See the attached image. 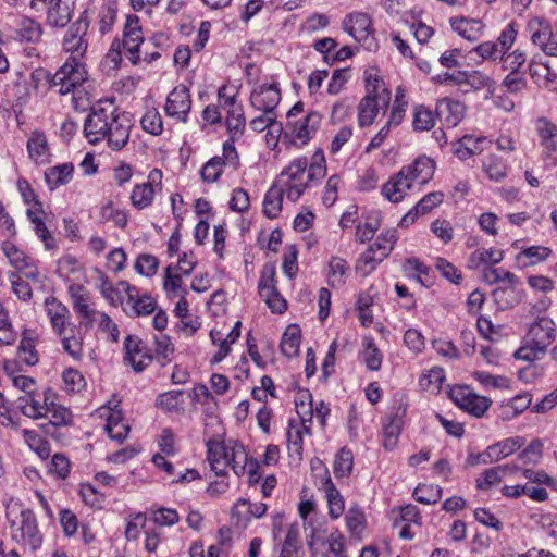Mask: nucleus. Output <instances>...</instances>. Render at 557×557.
<instances>
[{
  "mask_svg": "<svg viewBox=\"0 0 557 557\" xmlns=\"http://www.w3.org/2000/svg\"><path fill=\"white\" fill-rule=\"evenodd\" d=\"M44 310L62 351L72 360L82 361L87 331L73 321L70 308L55 296L45 298Z\"/></svg>",
  "mask_w": 557,
  "mask_h": 557,
  "instance_id": "nucleus-1",
  "label": "nucleus"
},
{
  "mask_svg": "<svg viewBox=\"0 0 557 557\" xmlns=\"http://www.w3.org/2000/svg\"><path fill=\"white\" fill-rule=\"evenodd\" d=\"M115 111L112 103L91 109L84 123V135L89 144L97 145L106 139L112 150H121L127 144L131 125Z\"/></svg>",
  "mask_w": 557,
  "mask_h": 557,
  "instance_id": "nucleus-2",
  "label": "nucleus"
},
{
  "mask_svg": "<svg viewBox=\"0 0 557 557\" xmlns=\"http://www.w3.org/2000/svg\"><path fill=\"white\" fill-rule=\"evenodd\" d=\"M326 159L323 149H317L310 161L307 157L293 159L277 176L276 182L287 191V200L298 201L312 183L326 175Z\"/></svg>",
  "mask_w": 557,
  "mask_h": 557,
  "instance_id": "nucleus-3",
  "label": "nucleus"
},
{
  "mask_svg": "<svg viewBox=\"0 0 557 557\" xmlns=\"http://www.w3.org/2000/svg\"><path fill=\"white\" fill-rule=\"evenodd\" d=\"M67 296L77 319L76 324L87 332L97 326L112 343L119 342L117 324L107 312L98 309L94 294L84 284L67 286Z\"/></svg>",
  "mask_w": 557,
  "mask_h": 557,
  "instance_id": "nucleus-4",
  "label": "nucleus"
},
{
  "mask_svg": "<svg viewBox=\"0 0 557 557\" xmlns=\"http://www.w3.org/2000/svg\"><path fill=\"white\" fill-rule=\"evenodd\" d=\"M323 115L312 109L306 110L302 101L296 102L286 113L283 144L288 148L302 149L318 134Z\"/></svg>",
  "mask_w": 557,
  "mask_h": 557,
  "instance_id": "nucleus-5",
  "label": "nucleus"
},
{
  "mask_svg": "<svg viewBox=\"0 0 557 557\" xmlns=\"http://www.w3.org/2000/svg\"><path fill=\"white\" fill-rule=\"evenodd\" d=\"M556 337L555 321L547 315L537 317L529 324L522 345L515 351L513 357L528 362L540 360L548 351Z\"/></svg>",
  "mask_w": 557,
  "mask_h": 557,
  "instance_id": "nucleus-6",
  "label": "nucleus"
},
{
  "mask_svg": "<svg viewBox=\"0 0 557 557\" xmlns=\"http://www.w3.org/2000/svg\"><path fill=\"white\" fill-rule=\"evenodd\" d=\"M398 240L397 231L389 228L383 231L355 262V273L360 277H368L392 253Z\"/></svg>",
  "mask_w": 557,
  "mask_h": 557,
  "instance_id": "nucleus-7",
  "label": "nucleus"
},
{
  "mask_svg": "<svg viewBox=\"0 0 557 557\" xmlns=\"http://www.w3.org/2000/svg\"><path fill=\"white\" fill-rule=\"evenodd\" d=\"M239 166L240 157L235 145L232 141H224L222 154L209 159L201 166L199 174L203 183L213 184L219 182L226 168L238 170Z\"/></svg>",
  "mask_w": 557,
  "mask_h": 557,
  "instance_id": "nucleus-8",
  "label": "nucleus"
},
{
  "mask_svg": "<svg viewBox=\"0 0 557 557\" xmlns=\"http://www.w3.org/2000/svg\"><path fill=\"white\" fill-rule=\"evenodd\" d=\"M258 294L272 313L283 314L287 310V300L277 288L276 269L265 263L260 272Z\"/></svg>",
  "mask_w": 557,
  "mask_h": 557,
  "instance_id": "nucleus-9",
  "label": "nucleus"
},
{
  "mask_svg": "<svg viewBox=\"0 0 557 557\" xmlns=\"http://www.w3.org/2000/svg\"><path fill=\"white\" fill-rule=\"evenodd\" d=\"M12 539L32 552L41 546L42 535L38 529L37 518L29 510H22L11 523Z\"/></svg>",
  "mask_w": 557,
  "mask_h": 557,
  "instance_id": "nucleus-10",
  "label": "nucleus"
},
{
  "mask_svg": "<svg viewBox=\"0 0 557 557\" xmlns=\"http://www.w3.org/2000/svg\"><path fill=\"white\" fill-rule=\"evenodd\" d=\"M163 190V172L154 168L148 175L147 181L133 186L129 195L131 205L136 210H145L151 207L156 196Z\"/></svg>",
  "mask_w": 557,
  "mask_h": 557,
  "instance_id": "nucleus-11",
  "label": "nucleus"
},
{
  "mask_svg": "<svg viewBox=\"0 0 557 557\" xmlns=\"http://www.w3.org/2000/svg\"><path fill=\"white\" fill-rule=\"evenodd\" d=\"M76 0H32L30 8L46 11V23L53 28L65 27L73 17Z\"/></svg>",
  "mask_w": 557,
  "mask_h": 557,
  "instance_id": "nucleus-12",
  "label": "nucleus"
},
{
  "mask_svg": "<svg viewBox=\"0 0 557 557\" xmlns=\"http://www.w3.org/2000/svg\"><path fill=\"white\" fill-rule=\"evenodd\" d=\"M87 79L85 63L81 60L69 59L53 74L52 86L59 87L60 95H67L76 87L82 86Z\"/></svg>",
  "mask_w": 557,
  "mask_h": 557,
  "instance_id": "nucleus-13",
  "label": "nucleus"
},
{
  "mask_svg": "<svg viewBox=\"0 0 557 557\" xmlns=\"http://www.w3.org/2000/svg\"><path fill=\"white\" fill-rule=\"evenodd\" d=\"M94 417L104 421L103 428L110 438L122 443L128 436L131 426L125 420L119 403L109 401L107 405L99 407Z\"/></svg>",
  "mask_w": 557,
  "mask_h": 557,
  "instance_id": "nucleus-14",
  "label": "nucleus"
},
{
  "mask_svg": "<svg viewBox=\"0 0 557 557\" xmlns=\"http://www.w3.org/2000/svg\"><path fill=\"white\" fill-rule=\"evenodd\" d=\"M89 28V20L86 14H82L74 22L62 39V51L69 53V59L81 60L87 52L88 40L86 35Z\"/></svg>",
  "mask_w": 557,
  "mask_h": 557,
  "instance_id": "nucleus-15",
  "label": "nucleus"
},
{
  "mask_svg": "<svg viewBox=\"0 0 557 557\" xmlns=\"http://www.w3.org/2000/svg\"><path fill=\"white\" fill-rule=\"evenodd\" d=\"M451 401L465 412L481 418L492 405V400L474 393L467 385H456L449 391Z\"/></svg>",
  "mask_w": 557,
  "mask_h": 557,
  "instance_id": "nucleus-16",
  "label": "nucleus"
},
{
  "mask_svg": "<svg viewBox=\"0 0 557 557\" xmlns=\"http://www.w3.org/2000/svg\"><path fill=\"white\" fill-rule=\"evenodd\" d=\"M527 29L531 41L547 55H557V28L542 16H533L528 21Z\"/></svg>",
  "mask_w": 557,
  "mask_h": 557,
  "instance_id": "nucleus-17",
  "label": "nucleus"
},
{
  "mask_svg": "<svg viewBox=\"0 0 557 557\" xmlns=\"http://www.w3.org/2000/svg\"><path fill=\"white\" fill-rule=\"evenodd\" d=\"M145 41L140 20L137 15H127L123 27V47L127 60L132 65L137 66L141 63L140 47Z\"/></svg>",
  "mask_w": 557,
  "mask_h": 557,
  "instance_id": "nucleus-18",
  "label": "nucleus"
},
{
  "mask_svg": "<svg viewBox=\"0 0 557 557\" xmlns=\"http://www.w3.org/2000/svg\"><path fill=\"white\" fill-rule=\"evenodd\" d=\"M123 348L124 361L137 373L145 371L153 361L151 348L137 335H127Z\"/></svg>",
  "mask_w": 557,
  "mask_h": 557,
  "instance_id": "nucleus-19",
  "label": "nucleus"
},
{
  "mask_svg": "<svg viewBox=\"0 0 557 557\" xmlns=\"http://www.w3.org/2000/svg\"><path fill=\"white\" fill-rule=\"evenodd\" d=\"M191 95L189 88L180 84L175 86L166 97L164 104L165 114L176 122L187 123L191 111Z\"/></svg>",
  "mask_w": 557,
  "mask_h": 557,
  "instance_id": "nucleus-20",
  "label": "nucleus"
},
{
  "mask_svg": "<svg viewBox=\"0 0 557 557\" xmlns=\"http://www.w3.org/2000/svg\"><path fill=\"white\" fill-rule=\"evenodd\" d=\"M484 278L488 284L504 283L506 287H497L493 292L495 301L503 308L512 307L513 302L505 296L513 293L516 286L519 284V277L512 272L503 268L488 267L484 269Z\"/></svg>",
  "mask_w": 557,
  "mask_h": 557,
  "instance_id": "nucleus-21",
  "label": "nucleus"
},
{
  "mask_svg": "<svg viewBox=\"0 0 557 557\" xmlns=\"http://www.w3.org/2000/svg\"><path fill=\"white\" fill-rule=\"evenodd\" d=\"M119 285L125 293L126 308L124 310L129 317H146L157 310V300L151 295L140 294L139 289L127 281H121Z\"/></svg>",
  "mask_w": 557,
  "mask_h": 557,
  "instance_id": "nucleus-22",
  "label": "nucleus"
},
{
  "mask_svg": "<svg viewBox=\"0 0 557 557\" xmlns=\"http://www.w3.org/2000/svg\"><path fill=\"white\" fill-rule=\"evenodd\" d=\"M320 470L322 473L319 474V488L324 493L329 518L336 521L345 512V498L333 483L327 468L322 466Z\"/></svg>",
  "mask_w": 557,
  "mask_h": 557,
  "instance_id": "nucleus-23",
  "label": "nucleus"
},
{
  "mask_svg": "<svg viewBox=\"0 0 557 557\" xmlns=\"http://www.w3.org/2000/svg\"><path fill=\"white\" fill-rule=\"evenodd\" d=\"M1 249L8 258L10 264L17 272L25 275L27 278H39L37 261L32 256L27 255L11 240H4L1 245Z\"/></svg>",
  "mask_w": 557,
  "mask_h": 557,
  "instance_id": "nucleus-24",
  "label": "nucleus"
},
{
  "mask_svg": "<svg viewBox=\"0 0 557 557\" xmlns=\"http://www.w3.org/2000/svg\"><path fill=\"white\" fill-rule=\"evenodd\" d=\"M297 413L299 420H290L288 425L287 444L290 454L300 460L304 451V435H311L312 412H309V418H307L306 412H301L297 406Z\"/></svg>",
  "mask_w": 557,
  "mask_h": 557,
  "instance_id": "nucleus-25",
  "label": "nucleus"
},
{
  "mask_svg": "<svg viewBox=\"0 0 557 557\" xmlns=\"http://www.w3.org/2000/svg\"><path fill=\"white\" fill-rule=\"evenodd\" d=\"M364 96L371 99L381 100L384 110L387 109L392 100V91L384 81L380 69L369 66L363 72Z\"/></svg>",
  "mask_w": 557,
  "mask_h": 557,
  "instance_id": "nucleus-26",
  "label": "nucleus"
},
{
  "mask_svg": "<svg viewBox=\"0 0 557 557\" xmlns=\"http://www.w3.org/2000/svg\"><path fill=\"white\" fill-rule=\"evenodd\" d=\"M242 323L237 321L231 331L225 333L220 329L210 331V339L218 348L210 359L211 364H218L223 361L232 351V345L237 342L240 336Z\"/></svg>",
  "mask_w": 557,
  "mask_h": 557,
  "instance_id": "nucleus-27",
  "label": "nucleus"
},
{
  "mask_svg": "<svg viewBox=\"0 0 557 557\" xmlns=\"http://www.w3.org/2000/svg\"><path fill=\"white\" fill-rule=\"evenodd\" d=\"M281 100V90L276 82L256 86L250 95L251 106L261 112H274Z\"/></svg>",
  "mask_w": 557,
  "mask_h": 557,
  "instance_id": "nucleus-28",
  "label": "nucleus"
},
{
  "mask_svg": "<svg viewBox=\"0 0 557 557\" xmlns=\"http://www.w3.org/2000/svg\"><path fill=\"white\" fill-rule=\"evenodd\" d=\"M40 334L36 329H23L16 355L24 364L33 367L39 362L40 354L37 349Z\"/></svg>",
  "mask_w": 557,
  "mask_h": 557,
  "instance_id": "nucleus-29",
  "label": "nucleus"
},
{
  "mask_svg": "<svg viewBox=\"0 0 557 557\" xmlns=\"http://www.w3.org/2000/svg\"><path fill=\"white\" fill-rule=\"evenodd\" d=\"M400 170L413 186L414 184L424 185L432 180L435 173V162L426 156H419Z\"/></svg>",
  "mask_w": 557,
  "mask_h": 557,
  "instance_id": "nucleus-30",
  "label": "nucleus"
},
{
  "mask_svg": "<svg viewBox=\"0 0 557 557\" xmlns=\"http://www.w3.org/2000/svg\"><path fill=\"white\" fill-rule=\"evenodd\" d=\"M524 443L525 441L521 436L505 438L488 446L484 453L479 455V459L483 463L497 462L519 450Z\"/></svg>",
  "mask_w": 557,
  "mask_h": 557,
  "instance_id": "nucleus-31",
  "label": "nucleus"
},
{
  "mask_svg": "<svg viewBox=\"0 0 557 557\" xmlns=\"http://www.w3.org/2000/svg\"><path fill=\"white\" fill-rule=\"evenodd\" d=\"M413 185L407 176L399 170L382 185V196L393 203L401 202L412 189Z\"/></svg>",
  "mask_w": 557,
  "mask_h": 557,
  "instance_id": "nucleus-32",
  "label": "nucleus"
},
{
  "mask_svg": "<svg viewBox=\"0 0 557 557\" xmlns=\"http://www.w3.org/2000/svg\"><path fill=\"white\" fill-rule=\"evenodd\" d=\"M28 158L37 165H45L51 161V149L48 138L42 131L35 129L30 132L27 144Z\"/></svg>",
  "mask_w": 557,
  "mask_h": 557,
  "instance_id": "nucleus-33",
  "label": "nucleus"
},
{
  "mask_svg": "<svg viewBox=\"0 0 557 557\" xmlns=\"http://www.w3.org/2000/svg\"><path fill=\"white\" fill-rule=\"evenodd\" d=\"M534 129L543 152L550 157L557 151V124L546 116H540L534 122Z\"/></svg>",
  "mask_w": 557,
  "mask_h": 557,
  "instance_id": "nucleus-34",
  "label": "nucleus"
},
{
  "mask_svg": "<svg viewBox=\"0 0 557 557\" xmlns=\"http://www.w3.org/2000/svg\"><path fill=\"white\" fill-rule=\"evenodd\" d=\"M51 393L46 391L44 394L37 392L18 398L21 412L23 416L38 420L42 419L47 412V406L51 398Z\"/></svg>",
  "mask_w": 557,
  "mask_h": 557,
  "instance_id": "nucleus-35",
  "label": "nucleus"
},
{
  "mask_svg": "<svg viewBox=\"0 0 557 557\" xmlns=\"http://www.w3.org/2000/svg\"><path fill=\"white\" fill-rule=\"evenodd\" d=\"M344 29L359 42H366L373 35L370 16L361 12L347 15L344 20Z\"/></svg>",
  "mask_w": 557,
  "mask_h": 557,
  "instance_id": "nucleus-36",
  "label": "nucleus"
},
{
  "mask_svg": "<svg viewBox=\"0 0 557 557\" xmlns=\"http://www.w3.org/2000/svg\"><path fill=\"white\" fill-rule=\"evenodd\" d=\"M436 111L447 127H455L463 120L466 106L459 100L443 98L437 101Z\"/></svg>",
  "mask_w": 557,
  "mask_h": 557,
  "instance_id": "nucleus-37",
  "label": "nucleus"
},
{
  "mask_svg": "<svg viewBox=\"0 0 557 557\" xmlns=\"http://www.w3.org/2000/svg\"><path fill=\"white\" fill-rule=\"evenodd\" d=\"M387 111L386 122L389 125L398 127L406 117L407 110L409 108V94L408 89L404 85H399L395 89L394 98L391 100Z\"/></svg>",
  "mask_w": 557,
  "mask_h": 557,
  "instance_id": "nucleus-38",
  "label": "nucleus"
},
{
  "mask_svg": "<svg viewBox=\"0 0 557 557\" xmlns=\"http://www.w3.org/2000/svg\"><path fill=\"white\" fill-rule=\"evenodd\" d=\"M491 144L492 140L485 136L474 137L472 135H465L455 144L454 154L459 160H467L474 154L481 153Z\"/></svg>",
  "mask_w": 557,
  "mask_h": 557,
  "instance_id": "nucleus-39",
  "label": "nucleus"
},
{
  "mask_svg": "<svg viewBox=\"0 0 557 557\" xmlns=\"http://www.w3.org/2000/svg\"><path fill=\"white\" fill-rule=\"evenodd\" d=\"M173 313L180 319V330L187 336L195 335L200 329L201 320L190 312L189 302L186 297L176 299Z\"/></svg>",
  "mask_w": 557,
  "mask_h": 557,
  "instance_id": "nucleus-40",
  "label": "nucleus"
},
{
  "mask_svg": "<svg viewBox=\"0 0 557 557\" xmlns=\"http://www.w3.org/2000/svg\"><path fill=\"white\" fill-rule=\"evenodd\" d=\"M284 196L287 191L275 181L267 190L263 202L262 213L270 220L277 219L283 210Z\"/></svg>",
  "mask_w": 557,
  "mask_h": 557,
  "instance_id": "nucleus-41",
  "label": "nucleus"
},
{
  "mask_svg": "<svg viewBox=\"0 0 557 557\" xmlns=\"http://www.w3.org/2000/svg\"><path fill=\"white\" fill-rule=\"evenodd\" d=\"M57 274L66 283L67 287L72 284H79L75 281L85 274V268L75 256L64 255L57 262Z\"/></svg>",
  "mask_w": 557,
  "mask_h": 557,
  "instance_id": "nucleus-42",
  "label": "nucleus"
},
{
  "mask_svg": "<svg viewBox=\"0 0 557 557\" xmlns=\"http://www.w3.org/2000/svg\"><path fill=\"white\" fill-rule=\"evenodd\" d=\"M449 24L454 32L469 41L478 40L484 30V24L481 20L466 16L451 17Z\"/></svg>",
  "mask_w": 557,
  "mask_h": 557,
  "instance_id": "nucleus-43",
  "label": "nucleus"
},
{
  "mask_svg": "<svg viewBox=\"0 0 557 557\" xmlns=\"http://www.w3.org/2000/svg\"><path fill=\"white\" fill-rule=\"evenodd\" d=\"M252 457H249L245 446L236 441L227 442V468H231L237 476L246 473V468Z\"/></svg>",
  "mask_w": 557,
  "mask_h": 557,
  "instance_id": "nucleus-44",
  "label": "nucleus"
},
{
  "mask_svg": "<svg viewBox=\"0 0 557 557\" xmlns=\"http://www.w3.org/2000/svg\"><path fill=\"white\" fill-rule=\"evenodd\" d=\"M553 249L547 246L533 245L523 248L517 256L516 262L520 268H531L548 260Z\"/></svg>",
  "mask_w": 557,
  "mask_h": 557,
  "instance_id": "nucleus-45",
  "label": "nucleus"
},
{
  "mask_svg": "<svg viewBox=\"0 0 557 557\" xmlns=\"http://www.w3.org/2000/svg\"><path fill=\"white\" fill-rule=\"evenodd\" d=\"M381 100L362 97L357 104V124L360 128L372 126L380 114Z\"/></svg>",
  "mask_w": 557,
  "mask_h": 557,
  "instance_id": "nucleus-46",
  "label": "nucleus"
},
{
  "mask_svg": "<svg viewBox=\"0 0 557 557\" xmlns=\"http://www.w3.org/2000/svg\"><path fill=\"white\" fill-rule=\"evenodd\" d=\"M531 403L532 395L529 392L518 394L499 405V416L503 420L509 421L530 408Z\"/></svg>",
  "mask_w": 557,
  "mask_h": 557,
  "instance_id": "nucleus-47",
  "label": "nucleus"
},
{
  "mask_svg": "<svg viewBox=\"0 0 557 557\" xmlns=\"http://www.w3.org/2000/svg\"><path fill=\"white\" fill-rule=\"evenodd\" d=\"M304 546L300 535V528L297 522L286 527V534L282 543L280 557H301Z\"/></svg>",
  "mask_w": 557,
  "mask_h": 557,
  "instance_id": "nucleus-48",
  "label": "nucleus"
},
{
  "mask_svg": "<svg viewBox=\"0 0 557 557\" xmlns=\"http://www.w3.org/2000/svg\"><path fill=\"white\" fill-rule=\"evenodd\" d=\"M208 461L211 469L218 475H224L227 469V443L218 440H209L207 442Z\"/></svg>",
  "mask_w": 557,
  "mask_h": 557,
  "instance_id": "nucleus-49",
  "label": "nucleus"
},
{
  "mask_svg": "<svg viewBox=\"0 0 557 557\" xmlns=\"http://www.w3.org/2000/svg\"><path fill=\"white\" fill-rule=\"evenodd\" d=\"M350 267L348 261L339 256H332L327 263V283L332 288H339L346 284Z\"/></svg>",
  "mask_w": 557,
  "mask_h": 557,
  "instance_id": "nucleus-50",
  "label": "nucleus"
},
{
  "mask_svg": "<svg viewBox=\"0 0 557 557\" xmlns=\"http://www.w3.org/2000/svg\"><path fill=\"white\" fill-rule=\"evenodd\" d=\"M268 506L264 503L251 504L245 498H239L232 508V517L237 518V522H248L251 518H261L265 515Z\"/></svg>",
  "mask_w": 557,
  "mask_h": 557,
  "instance_id": "nucleus-51",
  "label": "nucleus"
},
{
  "mask_svg": "<svg viewBox=\"0 0 557 557\" xmlns=\"http://www.w3.org/2000/svg\"><path fill=\"white\" fill-rule=\"evenodd\" d=\"M345 524L350 539L360 541L367 528L364 511L359 505L350 506L345 515Z\"/></svg>",
  "mask_w": 557,
  "mask_h": 557,
  "instance_id": "nucleus-52",
  "label": "nucleus"
},
{
  "mask_svg": "<svg viewBox=\"0 0 557 557\" xmlns=\"http://www.w3.org/2000/svg\"><path fill=\"white\" fill-rule=\"evenodd\" d=\"M44 418H47L49 423L53 426H70L73 424L72 411L64 405L58 403L54 395H51Z\"/></svg>",
  "mask_w": 557,
  "mask_h": 557,
  "instance_id": "nucleus-53",
  "label": "nucleus"
},
{
  "mask_svg": "<svg viewBox=\"0 0 557 557\" xmlns=\"http://www.w3.org/2000/svg\"><path fill=\"white\" fill-rule=\"evenodd\" d=\"M151 350L153 359H156L161 367H165L173 361L175 345L169 335L159 334L153 336V349Z\"/></svg>",
  "mask_w": 557,
  "mask_h": 557,
  "instance_id": "nucleus-54",
  "label": "nucleus"
},
{
  "mask_svg": "<svg viewBox=\"0 0 557 557\" xmlns=\"http://www.w3.org/2000/svg\"><path fill=\"white\" fill-rule=\"evenodd\" d=\"M437 111L424 104H416L412 108V128L414 132H428L436 125Z\"/></svg>",
  "mask_w": 557,
  "mask_h": 557,
  "instance_id": "nucleus-55",
  "label": "nucleus"
},
{
  "mask_svg": "<svg viewBox=\"0 0 557 557\" xmlns=\"http://www.w3.org/2000/svg\"><path fill=\"white\" fill-rule=\"evenodd\" d=\"M482 169L486 176L494 182H502L508 173V164L496 153H488L482 160Z\"/></svg>",
  "mask_w": 557,
  "mask_h": 557,
  "instance_id": "nucleus-56",
  "label": "nucleus"
},
{
  "mask_svg": "<svg viewBox=\"0 0 557 557\" xmlns=\"http://www.w3.org/2000/svg\"><path fill=\"white\" fill-rule=\"evenodd\" d=\"M362 351L360 352L361 360L370 371H379L383 362V354L376 346L374 338L364 336L362 338Z\"/></svg>",
  "mask_w": 557,
  "mask_h": 557,
  "instance_id": "nucleus-57",
  "label": "nucleus"
},
{
  "mask_svg": "<svg viewBox=\"0 0 557 557\" xmlns=\"http://www.w3.org/2000/svg\"><path fill=\"white\" fill-rule=\"evenodd\" d=\"M184 392L183 391H169L160 394L156 399V406L170 413L181 414L184 412Z\"/></svg>",
  "mask_w": 557,
  "mask_h": 557,
  "instance_id": "nucleus-58",
  "label": "nucleus"
},
{
  "mask_svg": "<svg viewBox=\"0 0 557 557\" xmlns=\"http://www.w3.org/2000/svg\"><path fill=\"white\" fill-rule=\"evenodd\" d=\"M504 258V252L499 249H485L479 248L474 250L469 257V268L478 269L481 267H493L494 264L499 263Z\"/></svg>",
  "mask_w": 557,
  "mask_h": 557,
  "instance_id": "nucleus-59",
  "label": "nucleus"
},
{
  "mask_svg": "<svg viewBox=\"0 0 557 557\" xmlns=\"http://www.w3.org/2000/svg\"><path fill=\"white\" fill-rule=\"evenodd\" d=\"M301 343V330L297 324H289L283 333L280 348L284 356L293 358L298 355Z\"/></svg>",
  "mask_w": 557,
  "mask_h": 557,
  "instance_id": "nucleus-60",
  "label": "nucleus"
},
{
  "mask_svg": "<svg viewBox=\"0 0 557 557\" xmlns=\"http://www.w3.org/2000/svg\"><path fill=\"white\" fill-rule=\"evenodd\" d=\"M225 125L230 134V138L226 141H232L233 145H235V141L243 136L246 128V119L240 106L227 112Z\"/></svg>",
  "mask_w": 557,
  "mask_h": 557,
  "instance_id": "nucleus-61",
  "label": "nucleus"
},
{
  "mask_svg": "<svg viewBox=\"0 0 557 557\" xmlns=\"http://www.w3.org/2000/svg\"><path fill=\"white\" fill-rule=\"evenodd\" d=\"M74 165L63 163L49 168L45 172V180L51 189L65 185L72 180Z\"/></svg>",
  "mask_w": 557,
  "mask_h": 557,
  "instance_id": "nucleus-62",
  "label": "nucleus"
},
{
  "mask_svg": "<svg viewBox=\"0 0 557 557\" xmlns=\"http://www.w3.org/2000/svg\"><path fill=\"white\" fill-rule=\"evenodd\" d=\"M530 74L533 81L544 88L557 87V73L546 63L532 62L530 64Z\"/></svg>",
  "mask_w": 557,
  "mask_h": 557,
  "instance_id": "nucleus-63",
  "label": "nucleus"
},
{
  "mask_svg": "<svg viewBox=\"0 0 557 557\" xmlns=\"http://www.w3.org/2000/svg\"><path fill=\"white\" fill-rule=\"evenodd\" d=\"M233 548L232 530L222 527L218 530V542L208 549V557H228Z\"/></svg>",
  "mask_w": 557,
  "mask_h": 557,
  "instance_id": "nucleus-64",
  "label": "nucleus"
}]
</instances>
